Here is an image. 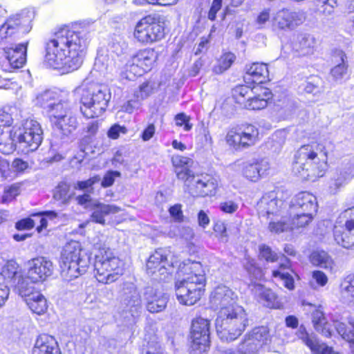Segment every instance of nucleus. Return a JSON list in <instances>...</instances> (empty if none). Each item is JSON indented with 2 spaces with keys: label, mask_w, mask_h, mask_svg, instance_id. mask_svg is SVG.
I'll use <instances>...</instances> for the list:
<instances>
[{
  "label": "nucleus",
  "mask_w": 354,
  "mask_h": 354,
  "mask_svg": "<svg viewBox=\"0 0 354 354\" xmlns=\"http://www.w3.org/2000/svg\"><path fill=\"white\" fill-rule=\"evenodd\" d=\"M101 180L100 176H94L86 180L77 181L75 188L84 191L85 192L92 193L93 192V185Z\"/></svg>",
  "instance_id": "obj_52"
},
{
  "label": "nucleus",
  "mask_w": 354,
  "mask_h": 354,
  "mask_svg": "<svg viewBox=\"0 0 354 354\" xmlns=\"http://www.w3.org/2000/svg\"><path fill=\"white\" fill-rule=\"evenodd\" d=\"M175 121L177 126H183V129L186 131H189L192 127V125L189 123V118L183 113L177 114L175 116Z\"/></svg>",
  "instance_id": "obj_60"
},
{
  "label": "nucleus",
  "mask_w": 354,
  "mask_h": 354,
  "mask_svg": "<svg viewBox=\"0 0 354 354\" xmlns=\"http://www.w3.org/2000/svg\"><path fill=\"white\" fill-rule=\"evenodd\" d=\"M158 58L153 48H146L131 57L126 64L127 78L131 80L149 71Z\"/></svg>",
  "instance_id": "obj_13"
},
{
  "label": "nucleus",
  "mask_w": 354,
  "mask_h": 354,
  "mask_svg": "<svg viewBox=\"0 0 354 354\" xmlns=\"http://www.w3.org/2000/svg\"><path fill=\"white\" fill-rule=\"evenodd\" d=\"M95 277L100 283H107L111 277V261L109 257L104 260L96 261L95 264Z\"/></svg>",
  "instance_id": "obj_39"
},
{
  "label": "nucleus",
  "mask_w": 354,
  "mask_h": 354,
  "mask_svg": "<svg viewBox=\"0 0 354 354\" xmlns=\"http://www.w3.org/2000/svg\"><path fill=\"white\" fill-rule=\"evenodd\" d=\"M28 277L34 283L42 281L53 274V264L44 257L34 258L28 261Z\"/></svg>",
  "instance_id": "obj_18"
},
{
  "label": "nucleus",
  "mask_w": 354,
  "mask_h": 354,
  "mask_svg": "<svg viewBox=\"0 0 354 354\" xmlns=\"http://www.w3.org/2000/svg\"><path fill=\"white\" fill-rule=\"evenodd\" d=\"M297 335L308 347L310 342H313V341L316 338L315 336L309 335L303 325L299 326V330L297 332Z\"/></svg>",
  "instance_id": "obj_59"
},
{
  "label": "nucleus",
  "mask_w": 354,
  "mask_h": 354,
  "mask_svg": "<svg viewBox=\"0 0 354 354\" xmlns=\"http://www.w3.org/2000/svg\"><path fill=\"white\" fill-rule=\"evenodd\" d=\"M237 295L230 288L218 286L212 292L210 303L219 309L215 321L216 333L223 342L237 339L248 326V314L236 304Z\"/></svg>",
  "instance_id": "obj_1"
},
{
  "label": "nucleus",
  "mask_w": 354,
  "mask_h": 354,
  "mask_svg": "<svg viewBox=\"0 0 354 354\" xmlns=\"http://www.w3.org/2000/svg\"><path fill=\"white\" fill-rule=\"evenodd\" d=\"M21 21L19 18H10L0 26V42H6L19 30L29 32L30 26L22 30Z\"/></svg>",
  "instance_id": "obj_27"
},
{
  "label": "nucleus",
  "mask_w": 354,
  "mask_h": 354,
  "mask_svg": "<svg viewBox=\"0 0 354 354\" xmlns=\"http://www.w3.org/2000/svg\"><path fill=\"white\" fill-rule=\"evenodd\" d=\"M170 251L165 248L156 250L149 258L147 262V271L149 274L156 275V278L162 280L169 274L173 263L168 261Z\"/></svg>",
  "instance_id": "obj_15"
},
{
  "label": "nucleus",
  "mask_w": 354,
  "mask_h": 354,
  "mask_svg": "<svg viewBox=\"0 0 354 354\" xmlns=\"http://www.w3.org/2000/svg\"><path fill=\"white\" fill-rule=\"evenodd\" d=\"M340 289L343 297L354 300V274H349L344 278L341 283Z\"/></svg>",
  "instance_id": "obj_49"
},
{
  "label": "nucleus",
  "mask_w": 354,
  "mask_h": 354,
  "mask_svg": "<svg viewBox=\"0 0 354 354\" xmlns=\"http://www.w3.org/2000/svg\"><path fill=\"white\" fill-rule=\"evenodd\" d=\"M109 66V57L108 54H103L99 53L95 59V67L99 71H108Z\"/></svg>",
  "instance_id": "obj_56"
},
{
  "label": "nucleus",
  "mask_w": 354,
  "mask_h": 354,
  "mask_svg": "<svg viewBox=\"0 0 354 354\" xmlns=\"http://www.w3.org/2000/svg\"><path fill=\"white\" fill-rule=\"evenodd\" d=\"M88 259L82 254L81 245L77 241L67 243L62 253L61 275L65 281H71L86 272Z\"/></svg>",
  "instance_id": "obj_6"
},
{
  "label": "nucleus",
  "mask_w": 354,
  "mask_h": 354,
  "mask_svg": "<svg viewBox=\"0 0 354 354\" xmlns=\"http://www.w3.org/2000/svg\"><path fill=\"white\" fill-rule=\"evenodd\" d=\"M259 216L270 218L285 212L284 202L279 198L278 192L271 191L263 195L257 205Z\"/></svg>",
  "instance_id": "obj_16"
},
{
  "label": "nucleus",
  "mask_w": 354,
  "mask_h": 354,
  "mask_svg": "<svg viewBox=\"0 0 354 354\" xmlns=\"http://www.w3.org/2000/svg\"><path fill=\"white\" fill-rule=\"evenodd\" d=\"M151 88L148 83L145 82L141 84L139 89L134 93V97L139 102L148 97L151 93Z\"/></svg>",
  "instance_id": "obj_57"
},
{
  "label": "nucleus",
  "mask_w": 354,
  "mask_h": 354,
  "mask_svg": "<svg viewBox=\"0 0 354 354\" xmlns=\"http://www.w3.org/2000/svg\"><path fill=\"white\" fill-rule=\"evenodd\" d=\"M311 263L317 266L324 269L332 270L333 261L324 251H315L310 255Z\"/></svg>",
  "instance_id": "obj_42"
},
{
  "label": "nucleus",
  "mask_w": 354,
  "mask_h": 354,
  "mask_svg": "<svg viewBox=\"0 0 354 354\" xmlns=\"http://www.w3.org/2000/svg\"><path fill=\"white\" fill-rule=\"evenodd\" d=\"M259 257L268 262H275L278 259L277 254L266 245L259 246Z\"/></svg>",
  "instance_id": "obj_54"
},
{
  "label": "nucleus",
  "mask_w": 354,
  "mask_h": 354,
  "mask_svg": "<svg viewBox=\"0 0 354 354\" xmlns=\"http://www.w3.org/2000/svg\"><path fill=\"white\" fill-rule=\"evenodd\" d=\"M36 221L32 218H27L17 222L15 227L19 230H29L34 227Z\"/></svg>",
  "instance_id": "obj_64"
},
{
  "label": "nucleus",
  "mask_w": 354,
  "mask_h": 354,
  "mask_svg": "<svg viewBox=\"0 0 354 354\" xmlns=\"http://www.w3.org/2000/svg\"><path fill=\"white\" fill-rule=\"evenodd\" d=\"M85 46L86 40L80 32L62 28L46 43L44 62L55 68L76 70L82 63Z\"/></svg>",
  "instance_id": "obj_2"
},
{
  "label": "nucleus",
  "mask_w": 354,
  "mask_h": 354,
  "mask_svg": "<svg viewBox=\"0 0 354 354\" xmlns=\"http://www.w3.org/2000/svg\"><path fill=\"white\" fill-rule=\"evenodd\" d=\"M71 113V103L68 100L59 98L47 111L53 124H55V120H59Z\"/></svg>",
  "instance_id": "obj_30"
},
{
  "label": "nucleus",
  "mask_w": 354,
  "mask_h": 354,
  "mask_svg": "<svg viewBox=\"0 0 354 354\" xmlns=\"http://www.w3.org/2000/svg\"><path fill=\"white\" fill-rule=\"evenodd\" d=\"M16 133L0 126V151L4 154H10L15 150Z\"/></svg>",
  "instance_id": "obj_31"
},
{
  "label": "nucleus",
  "mask_w": 354,
  "mask_h": 354,
  "mask_svg": "<svg viewBox=\"0 0 354 354\" xmlns=\"http://www.w3.org/2000/svg\"><path fill=\"white\" fill-rule=\"evenodd\" d=\"M336 243L346 249L354 248V207L339 216L333 230Z\"/></svg>",
  "instance_id": "obj_9"
},
{
  "label": "nucleus",
  "mask_w": 354,
  "mask_h": 354,
  "mask_svg": "<svg viewBox=\"0 0 354 354\" xmlns=\"http://www.w3.org/2000/svg\"><path fill=\"white\" fill-rule=\"evenodd\" d=\"M236 59V56L232 53H223L217 60L212 68V71L217 75L222 74L228 70Z\"/></svg>",
  "instance_id": "obj_41"
},
{
  "label": "nucleus",
  "mask_w": 354,
  "mask_h": 354,
  "mask_svg": "<svg viewBox=\"0 0 354 354\" xmlns=\"http://www.w3.org/2000/svg\"><path fill=\"white\" fill-rule=\"evenodd\" d=\"M312 322L315 329L325 337L331 335L330 324L326 321L324 313L320 309H317L312 313Z\"/></svg>",
  "instance_id": "obj_35"
},
{
  "label": "nucleus",
  "mask_w": 354,
  "mask_h": 354,
  "mask_svg": "<svg viewBox=\"0 0 354 354\" xmlns=\"http://www.w3.org/2000/svg\"><path fill=\"white\" fill-rule=\"evenodd\" d=\"M268 223V229L274 234H280L281 233L290 232L294 229L303 228L302 226H297L295 221L297 220L293 216H289L288 209L285 212L278 215L276 217H270Z\"/></svg>",
  "instance_id": "obj_19"
},
{
  "label": "nucleus",
  "mask_w": 354,
  "mask_h": 354,
  "mask_svg": "<svg viewBox=\"0 0 354 354\" xmlns=\"http://www.w3.org/2000/svg\"><path fill=\"white\" fill-rule=\"evenodd\" d=\"M348 327L342 322H336L335 324L337 333L344 339L348 342H354V319L349 317L348 320Z\"/></svg>",
  "instance_id": "obj_45"
},
{
  "label": "nucleus",
  "mask_w": 354,
  "mask_h": 354,
  "mask_svg": "<svg viewBox=\"0 0 354 354\" xmlns=\"http://www.w3.org/2000/svg\"><path fill=\"white\" fill-rule=\"evenodd\" d=\"M163 26L151 15L142 18L136 24L134 37L142 44H151L164 37Z\"/></svg>",
  "instance_id": "obj_10"
},
{
  "label": "nucleus",
  "mask_w": 354,
  "mask_h": 354,
  "mask_svg": "<svg viewBox=\"0 0 354 354\" xmlns=\"http://www.w3.org/2000/svg\"><path fill=\"white\" fill-rule=\"evenodd\" d=\"M26 303L30 309L37 315L44 313L48 308L46 298L39 292L29 295Z\"/></svg>",
  "instance_id": "obj_36"
},
{
  "label": "nucleus",
  "mask_w": 354,
  "mask_h": 354,
  "mask_svg": "<svg viewBox=\"0 0 354 354\" xmlns=\"http://www.w3.org/2000/svg\"><path fill=\"white\" fill-rule=\"evenodd\" d=\"M57 100L58 95L56 93L46 90L37 95L36 104L47 112Z\"/></svg>",
  "instance_id": "obj_44"
},
{
  "label": "nucleus",
  "mask_w": 354,
  "mask_h": 354,
  "mask_svg": "<svg viewBox=\"0 0 354 354\" xmlns=\"http://www.w3.org/2000/svg\"><path fill=\"white\" fill-rule=\"evenodd\" d=\"M290 267L289 262L281 263L278 270L272 271V277L279 278L283 282V286L290 290L295 288V282L292 275L286 271Z\"/></svg>",
  "instance_id": "obj_40"
},
{
  "label": "nucleus",
  "mask_w": 354,
  "mask_h": 354,
  "mask_svg": "<svg viewBox=\"0 0 354 354\" xmlns=\"http://www.w3.org/2000/svg\"><path fill=\"white\" fill-rule=\"evenodd\" d=\"M124 263L117 257H112V281L113 274L121 275L123 274Z\"/></svg>",
  "instance_id": "obj_61"
},
{
  "label": "nucleus",
  "mask_w": 354,
  "mask_h": 354,
  "mask_svg": "<svg viewBox=\"0 0 354 354\" xmlns=\"http://www.w3.org/2000/svg\"><path fill=\"white\" fill-rule=\"evenodd\" d=\"M317 208L316 196L308 192H301L291 199L288 214L297 220V226L305 227L313 220Z\"/></svg>",
  "instance_id": "obj_7"
},
{
  "label": "nucleus",
  "mask_w": 354,
  "mask_h": 354,
  "mask_svg": "<svg viewBox=\"0 0 354 354\" xmlns=\"http://www.w3.org/2000/svg\"><path fill=\"white\" fill-rule=\"evenodd\" d=\"M304 90L306 93L319 98L325 90L324 82L319 77H311L306 82Z\"/></svg>",
  "instance_id": "obj_43"
},
{
  "label": "nucleus",
  "mask_w": 354,
  "mask_h": 354,
  "mask_svg": "<svg viewBox=\"0 0 354 354\" xmlns=\"http://www.w3.org/2000/svg\"><path fill=\"white\" fill-rule=\"evenodd\" d=\"M337 5V0H317V6H320V11L325 15H331Z\"/></svg>",
  "instance_id": "obj_55"
},
{
  "label": "nucleus",
  "mask_w": 354,
  "mask_h": 354,
  "mask_svg": "<svg viewBox=\"0 0 354 354\" xmlns=\"http://www.w3.org/2000/svg\"><path fill=\"white\" fill-rule=\"evenodd\" d=\"M185 268L189 272L181 280L176 282V295L180 304L192 306L201 299L204 293L205 276L198 262L185 264Z\"/></svg>",
  "instance_id": "obj_5"
},
{
  "label": "nucleus",
  "mask_w": 354,
  "mask_h": 354,
  "mask_svg": "<svg viewBox=\"0 0 354 354\" xmlns=\"http://www.w3.org/2000/svg\"><path fill=\"white\" fill-rule=\"evenodd\" d=\"M219 207L225 213L233 214L238 209L239 205L234 201H228L221 203Z\"/></svg>",
  "instance_id": "obj_63"
},
{
  "label": "nucleus",
  "mask_w": 354,
  "mask_h": 354,
  "mask_svg": "<svg viewBox=\"0 0 354 354\" xmlns=\"http://www.w3.org/2000/svg\"><path fill=\"white\" fill-rule=\"evenodd\" d=\"M261 93L255 96H250L244 104L248 109L259 110L267 106L268 100L271 97V93L267 88H261Z\"/></svg>",
  "instance_id": "obj_32"
},
{
  "label": "nucleus",
  "mask_w": 354,
  "mask_h": 354,
  "mask_svg": "<svg viewBox=\"0 0 354 354\" xmlns=\"http://www.w3.org/2000/svg\"><path fill=\"white\" fill-rule=\"evenodd\" d=\"M257 88H251L245 85H240L233 90V96L237 103L244 105L245 103V98L246 97L249 98L251 96L250 94L254 93L253 90Z\"/></svg>",
  "instance_id": "obj_50"
},
{
  "label": "nucleus",
  "mask_w": 354,
  "mask_h": 354,
  "mask_svg": "<svg viewBox=\"0 0 354 354\" xmlns=\"http://www.w3.org/2000/svg\"><path fill=\"white\" fill-rule=\"evenodd\" d=\"M327 142H312L301 146L295 155L292 172L304 180L314 181L324 176L328 165Z\"/></svg>",
  "instance_id": "obj_3"
},
{
  "label": "nucleus",
  "mask_w": 354,
  "mask_h": 354,
  "mask_svg": "<svg viewBox=\"0 0 354 354\" xmlns=\"http://www.w3.org/2000/svg\"><path fill=\"white\" fill-rule=\"evenodd\" d=\"M316 40L315 37L307 33H300L297 36L293 44V48L301 55H312L315 49Z\"/></svg>",
  "instance_id": "obj_28"
},
{
  "label": "nucleus",
  "mask_w": 354,
  "mask_h": 354,
  "mask_svg": "<svg viewBox=\"0 0 354 354\" xmlns=\"http://www.w3.org/2000/svg\"><path fill=\"white\" fill-rule=\"evenodd\" d=\"M209 321L203 317H196L192 321L191 330L192 354H203L209 348Z\"/></svg>",
  "instance_id": "obj_12"
},
{
  "label": "nucleus",
  "mask_w": 354,
  "mask_h": 354,
  "mask_svg": "<svg viewBox=\"0 0 354 354\" xmlns=\"http://www.w3.org/2000/svg\"><path fill=\"white\" fill-rule=\"evenodd\" d=\"M18 264L15 261H9L3 269L1 274L5 275L7 284L17 287L19 290L20 294H22L21 289L23 288L24 279L21 274L18 272Z\"/></svg>",
  "instance_id": "obj_29"
},
{
  "label": "nucleus",
  "mask_w": 354,
  "mask_h": 354,
  "mask_svg": "<svg viewBox=\"0 0 354 354\" xmlns=\"http://www.w3.org/2000/svg\"><path fill=\"white\" fill-rule=\"evenodd\" d=\"M169 212L170 216L178 222H181L183 221V214L182 211V206L179 204H176L171 206L169 209Z\"/></svg>",
  "instance_id": "obj_62"
},
{
  "label": "nucleus",
  "mask_w": 354,
  "mask_h": 354,
  "mask_svg": "<svg viewBox=\"0 0 354 354\" xmlns=\"http://www.w3.org/2000/svg\"><path fill=\"white\" fill-rule=\"evenodd\" d=\"M32 354H60V351L53 336L41 334L36 339Z\"/></svg>",
  "instance_id": "obj_24"
},
{
  "label": "nucleus",
  "mask_w": 354,
  "mask_h": 354,
  "mask_svg": "<svg viewBox=\"0 0 354 354\" xmlns=\"http://www.w3.org/2000/svg\"><path fill=\"white\" fill-rule=\"evenodd\" d=\"M111 211V207L109 205H100L96 207L92 214L93 221L99 223H104V216H108Z\"/></svg>",
  "instance_id": "obj_53"
},
{
  "label": "nucleus",
  "mask_w": 354,
  "mask_h": 354,
  "mask_svg": "<svg viewBox=\"0 0 354 354\" xmlns=\"http://www.w3.org/2000/svg\"><path fill=\"white\" fill-rule=\"evenodd\" d=\"M227 144L235 149H245L239 127L230 129L225 136Z\"/></svg>",
  "instance_id": "obj_48"
},
{
  "label": "nucleus",
  "mask_w": 354,
  "mask_h": 354,
  "mask_svg": "<svg viewBox=\"0 0 354 354\" xmlns=\"http://www.w3.org/2000/svg\"><path fill=\"white\" fill-rule=\"evenodd\" d=\"M354 176L353 169L349 163L336 170L329 185L331 194H336L339 189L350 181Z\"/></svg>",
  "instance_id": "obj_22"
},
{
  "label": "nucleus",
  "mask_w": 354,
  "mask_h": 354,
  "mask_svg": "<svg viewBox=\"0 0 354 354\" xmlns=\"http://www.w3.org/2000/svg\"><path fill=\"white\" fill-rule=\"evenodd\" d=\"M254 288L255 293H259V301L264 306L272 308H279V302L274 292L259 284L256 285Z\"/></svg>",
  "instance_id": "obj_33"
},
{
  "label": "nucleus",
  "mask_w": 354,
  "mask_h": 354,
  "mask_svg": "<svg viewBox=\"0 0 354 354\" xmlns=\"http://www.w3.org/2000/svg\"><path fill=\"white\" fill-rule=\"evenodd\" d=\"M178 178L185 181L188 192L194 197L214 195L218 181L207 174H192L187 171L178 172Z\"/></svg>",
  "instance_id": "obj_8"
},
{
  "label": "nucleus",
  "mask_w": 354,
  "mask_h": 354,
  "mask_svg": "<svg viewBox=\"0 0 354 354\" xmlns=\"http://www.w3.org/2000/svg\"><path fill=\"white\" fill-rule=\"evenodd\" d=\"M55 128L64 136L72 133L77 127V118L71 113L59 120H55Z\"/></svg>",
  "instance_id": "obj_34"
},
{
  "label": "nucleus",
  "mask_w": 354,
  "mask_h": 354,
  "mask_svg": "<svg viewBox=\"0 0 354 354\" xmlns=\"http://www.w3.org/2000/svg\"><path fill=\"white\" fill-rule=\"evenodd\" d=\"M332 62L335 66L330 69V75L335 81L342 80L348 71V59L346 53L339 49L333 51Z\"/></svg>",
  "instance_id": "obj_23"
},
{
  "label": "nucleus",
  "mask_w": 354,
  "mask_h": 354,
  "mask_svg": "<svg viewBox=\"0 0 354 354\" xmlns=\"http://www.w3.org/2000/svg\"><path fill=\"white\" fill-rule=\"evenodd\" d=\"M80 96V111L87 118L101 115L108 107L111 88L108 84L84 82L75 90Z\"/></svg>",
  "instance_id": "obj_4"
},
{
  "label": "nucleus",
  "mask_w": 354,
  "mask_h": 354,
  "mask_svg": "<svg viewBox=\"0 0 354 354\" xmlns=\"http://www.w3.org/2000/svg\"><path fill=\"white\" fill-rule=\"evenodd\" d=\"M261 347L247 334L239 346V352L226 351L223 354H257Z\"/></svg>",
  "instance_id": "obj_38"
},
{
  "label": "nucleus",
  "mask_w": 354,
  "mask_h": 354,
  "mask_svg": "<svg viewBox=\"0 0 354 354\" xmlns=\"http://www.w3.org/2000/svg\"><path fill=\"white\" fill-rule=\"evenodd\" d=\"M122 300L126 306L125 318H129V324H135L136 318L139 316L141 308L140 296L135 286L132 283L127 284L123 289Z\"/></svg>",
  "instance_id": "obj_17"
},
{
  "label": "nucleus",
  "mask_w": 354,
  "mask_h": 354,
  "mask_svg": "<svg viewBox=\"0 0 354 354\" xmlns=\"http://www.w3.org/2000/svg\"><path fill=\"white\" fill-rule=\"evenodd\" d=\"M254 342L259 344V346L267 344L270 340L269 330L266 326L255 327L247 333Z\"/></svg>",
  "instance_id": "obj_47"
},
{
  "label": "nucleus",
  "mask_w": 354,
  "mask_h": 354,
  "mask_svg": "<svg viewBox=\"0 0 354 354\" xmlns=\"http://www.w3.org/2000/svg\"><path fill=\"white\" fill-rule=\"evenodd\" d=\"M28 42L21 44L15 48H9L5 51L6 58L11 68H21L26 62V51Z\"/></svg>",
  "instance_id": "obj_26"
},
{
  "label": "nucleus",
  "mask_w": 354,
  "mask_h": 354,
  "mask_svg": "<svg viewBox=\"0 0 354 354\" xmlns=\"http://www.w3.org/2000/svg\"><path fill=\"white\" fill-rule=\"evenodd\" d=\"M270 165L266 158L255 160L247 163L243 169V176L252 182H257L268 174Z\"/></svg>",
  "instance_id": "obj_20"
},
{
  "label": "nucleus",
  "mask_w": 354,
  "mask_h": 354,
  "mask_svg": "<svg viewBox=\"0 0 354 354\" xmlns=\"http://www.w3.org/2000/svg\"><path fill=\"white\" fill-rule=\"evenodd\" d=\"M239 129L245 149L255 145L259 136V130L255 126L247 124L243 125Z\"/></svg>",
  "instance_id": "obj_37"
},
{
  "label": "nucleus",
  "mask_w": 354,
  "mask_h": 354,
  "mask_svg": "<svg viewBox=\"0 0 354 354\" xmlns=\"http://www.w3.org/2000/svg\"><path fill=\"white\" fill-rule=\"evenodd\" d=\"M244 268L250 274L255 278L261 275V270L257 267L255 261L252 259L245 258Z\"/></svg>",
  "instance_id": "obj_58"
},
{
  "label": "nucleus",
  "mask_w": 354,
  "mask_h": 354,
  "mask_svg": "<svg viewBox=\"0 0 354 354\" xmlns=\"http://www.w3.org/2000/svg\"><path fill=\"white\" fill-rule=\"evenodd\" d=\"M16 138L19 147L26 153L32 152L40 146L43 140V130L37 121L28 119L23 124L22 131Z\"/></svg>",
  "instance_id": "obj_11"
},
{
  "label": "nucleus",
  "mask_w": 354,
  "mask_h": 354,
  "mask_svg": "<svg viewBox=\"0 0 354 354\" xmlns=\"http://www.w3.org/2000/svg\"><path fill=\"white\" fill-rule=\"evenodd\" d=\"M71 187L68 184L62 182L55 188L53 198L59 201L62 204H68L73 194L70 192Z\"/></svg>",
  "instance_id": "obj_46"
},
{
  "label": "nucleus",
  "mask_w": 354,
  "mask_h": 354,
  "mask_svg": "<svg viewBox=\"0 0 354 354\" xmlns=\"http://www.w3.org/2000/svg\"><path fill=\"white\" fill-rule=\"evenodd\" d=\"M144 298L147 301V308L152 313L162 311L167 306L169 299L167 295L148 287L144 293Z\"/></svg>",
  "instance_id": "obj_21"
},
{
  "label": "nucleus",
  "mask_w": 354,
  "mask_h": 354,
  "mask_svg": "<svg viewBox=\"0 0 354 354\" xmlns=\"http://www.w3.org/2000/svg\"><path fill=\"white\" fill-rule=\"evenodd\" d=\"M173 165L176 169H181L180 171H176L178 172H185L187 171L191 174V171L189 169V167L192 166L193 164V160L187 157L182 156L180 155L174 156L171 159Z\"/></svg>",
  "instance_id": "obj_51"
},
{
  "label": "nucleus",
  "mask_w": 354,
  "mask_h": 354,
  "mask_svg": "<svg viewBox=\"0 0 354 354\" xmlns=\"http://www.w3.org/2000/svg\"><path fill=\"white\" fill-rule=\"evenodd\" d=\"M306 19L303 11L283 8L278 10L272 18V30L277 32L292 31L301 26Z\"/></svg>",
  "instance_id": "obj_14"
},
{
  "label": "nucleus",
  "mask_w": 354,
  "mask_h": 354,
  "mask_svg": "<svg viewBox=\"0 0 354 354\" xmlns=\"http://www.w3.org/2000/svg\"><path fill=\"white\" fill-rule=\"evenodd\" d=\"M268 66L263 63H253L246 67L244 79L246 82L262 84L268 80Z\"/></svg>",
  "instance_id": "obj_25"
}]
</instances>
